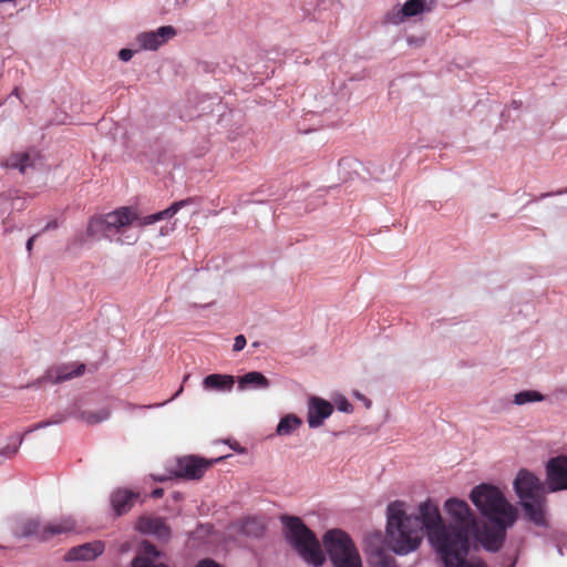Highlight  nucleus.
<instances>
[{
  "label": "nucleus",
  "instance_id": "obj_1",
  "mask_svg": "<svg viewBox=\"0 0 567 567\" xmlns=\"http://www.w3.org/2000/svg\"><path fill=\"white\" fill-rule=\"evenodd\" d=\"M406 511L408 504L403 501H393L386 507V542L393 553L408 555L417 550L425 530L444 567H486L481 560H466L476 520L465 501L455 497L445 501L449 524L443 522L439 507L431 499L420 503L417 515Z\"/></svg>",
  "mask_w": 567,
  "mask_h": 567
},
{
  "label": "nucleus",
  "instance_id": "obj_2",
  "mask_svg": "<svg viewBox=\"0 0 567 567\" xmlns=\"http://www.w3.org/2000/svg\"><path fill=\"white\" fill-rule=\"evenodd\" d=\"M281 523L285 527L286 539L297 553L307 563L313 566H321L326 557L320 543L313 532L305 525L302 519L297 516H282Z\"/></svg>",
  "mask_w": 567,
  "mask_h": 567
},
{
  "label": "nucleus",
  "instance_id": "obj_3",
  "mask_svg": "<svg viewBox=\"0 0 567 567\" xmlns=\"http://www.w3.org/2000/svg\"><path fill=\"white\" fill-rule=\"evenodd\" d=\"M472 503L489 522L507 519V525H514L517 519V509L511 505L503 493L489 484L474 487L470 494Z\"/></svg>",
  "mask_w": 567,
  "mask_h": 567
},
{
  "label": "nucleus",
  "instance_id": "obj_4",
  "mask_svg": "<svg viewBox=\"0 0 567 567\" xmlns=\"http://www.w3.org/2000/svg\"><path fill=\"white\" fill-rule=\"evenodd\" d=\"M190 199H183L173 203L168 208L140 217L137 213L131 207H121L109 214H105L106 227H109L110 235L116 234L128 225L136 223L138 226H146L155 224L162 219L173 217L179 209L187 206Z\"/></svg>",
  "mask_w": 567,
  "mask_h": 567
},
{
  "label": "nucleus",
  "instance_id": "obj_5",
  "mask_svg": "<svg viewBox=\"0 0 567 567\" xmlns=\"http://www.w3.org/2000/svg\"><path fill=\"white\" fill-rule=\"evenodd\" d=\"M333 567H362L361 556L350 536L341 529H330L322 538Z\"/></svg>",
  "mask_w": 567,
  "mask_h": 567
},
{
  "label": "nucleus",
  "instance_id": "obj_6",
  "mask_svg": "<svg viewBox=\"0 0 567 567\" xmlns=\"http://www.w3.org/2000/svg\"><path fill=\"white\" fill-rule=\"evenodd\" d=\"M75 528L72 517H61L58 520L42 524L40 519H30L24 524L23 532L28 536H35L41 540H49L56 535L65 534Z\"/></svg>",
  "mask_w": 567,
  "mask_h": 567
},
{
  "label": "nucleus",
  "instance_id": "obj_7",
  "mask_svg": "<svg viewBox=\"0 0 567 567\" xmlns=\"http://www.w3.org/2000/svg\"><path fill=\"white\" fill-rule=\"evenodd\" d=\"M223 458V456L215 460H206L196 455L183 456L176 462L174 475L185 480H199L214 463Z\"/></svg>",
  "mask_w": 567,
  "mask_h": 567
},
{
  "label": "nucleus",
  "instance_id": "obj_8",
  "mask_svg": "<svg viewBox=\"0 0 567 567\" xmlns=\"http://www.w3.org/2000/svg\"><path fill=\"white\" fill-rule=\"evenodd\" d=\"M176 35L172 25L138 33L134 39L135 51H156Z\"/></svg>",
  "mask_w": 567,
  "mask_h": 567
},
{
  "label": "nucleus",
  "instance_id": "obj_9",
  "mask_svg": "<svg viewBox=\"0 0 567 567\" xmlns=\"http://www.w3.org/2000/svg\"><path fill=\"white\" fill-rule=\"evenodd\" d=\"M436 0H408L403 6H395L385 16V22L389 24H401L408 18L416 17L429 12Z\"/></svg>",
  "mask_w": 567,
  "mask_h": 567
},
{
  "label": "nucleus",
  "instance_id": "obj_10",
  "mask_svg": "<svg viewBox=\"0 0 567 567\" xmlns=\"http://www.w3.org/2000/svg\"><path fill=\"white\" fill-rule=\"evenodd\" d=\"M492 523L493 526L484 525L476 533V539L480 542L484 549L495 553L503 546L506 536V529L513 525H507V519Z\"/></svg>",
  "mask_w": 567,
  "mask_h": 567
},
{
  "label": "nucleus",
  "instance_id": "obj_11",
  "mask_svg": "<svg viewBox=\"0 0 567 567\" xmlns=\"http://www.w3.org/2000/svg\"><path fill=\"white\" fill-rule=\"evenodd\" d=\"M546 481L550 492L567 489V456H556L547 462Z\"/></svg>",
  "mask_w": 567,
  "mask_h": 567
},
{
  "label": "nucleus",
  "instance_id": "obj_12",
  "mask_svg": "<svg viewBox=\"0 0 567 567\" xmlns=\"http://www.w3.org/2000/svg\"><path fill=\"white\" fill-rule=\"evenodd\" d=\"M516 494L520 501L542 496V483L533 473L520 470L514 481Z\"/></svg>",
  "mask_w": 567,
  "mask_h": 567
},
{
  "label": "nucleus",
  "instance_id": "obj_13",
  "mask_svg": "<svg viewBox=\"0 0 567 567\" xmlns=\"http://www.w3.org/2000/svg\"><path fill=\"white\" fill-rule=\"evenodd\" d=\"M84 371V363L70 362L55 364L47 370L45 374L42 377V380L43 382L61 383L82 375Z\"/></svg>",
  "mask_w": 567,
  "mask_h": 567
},
{
  "label": "nucleus",
  "instance_id": "obj_14",
  "mask_svg": "<svg viewBox=\"0 0 567 567\" xmlns=\"http://www.w3.org/2000/svg\"><path fill=\"white\" fill-rule=\"evenodd\" d=\"M307 408V422L311 429L321 426L333 412V405L319 396H310Z\"/></svg>",
  "mask_w": 567,
  "mask_h": 567
},
{
  "label": "nucleus",
  "instance_id": "obj_15",
  "mask_svg": "<svg viewBox=\"0 0 567 567\" xmlns=\"http://www.w3.org/2000/svg\"><path fill=\"white\" fill-rule=\"evenodd\" d=\"M105 546L102 542L85 543L80 546L72 547L65 555L69 561L75 560H93L103 554Z\"/></svg>",
  "mask_w": 567,
  "mask_h": 567
},
{
  "label": "nucleus",
  "instance_id": "obj_16",
  "mask_svg": "<svg viewBox=\"0 0 567 567\" xmlns=\"http://www.w3.org/2000/svg\"><path fill=\"white\" fill-rule=\"evenodd\" d=\"M140 532L154 535L159 539L166 540L171 536V530L161 517L144 516L137 522Z\"/></svg>",
  "mask_w": 567,
  "mask_h": 567
},
{
  "label": "nucleus",
  "instance_id": "obj_17",
  "mask_svg": "<svg viewBox=\"0 0 567 567\" xmlns=\"http://www.w3.org/2000/svg\"><path fill=\"white\" fill-rule=\"evenodd\" d=\"M138 496V493L131 489L120 488L114 491L111 495V504L116 515L120 516L127 513Z\"/></svg>",
  "mask_w": 567,
  "mask_h": 567
},
{
  "label": "nucleus",
  "instance_id": "obj_18",
  "mask_svg": "<svg viewBox=\"0 0 567 567\" xmlns=\"http://www.w3.org/2000/svg\"><path fill=\"white\" fill-rule=\"evenodd\" d=\"M235 384V379L229 374H209L203 380V388L207 391L230 392Z\"/></svg>",
  "mask_w": 567,
  "mask_h": 567
},
{
  "label": "nucleus",
  "instance_id": "obj_19",
  "mask_svg": "<svg viewBox=\"0 0 567 567\" xmlns=\"http://www.w3.org/2000/svg\"><path fill=\"white\" fill-rule=\"evenodd\" d=\"M520 503H522L525 514L529 520H532L536 525L545 524V517H544L545 499L543 496L524 499V501H520Z\"/></svg>",
  "mask_w": 567,
  "mask_h": 567
},
{
  "label": "nucleus",
  "instance_id": "obj_20",
  "mask_svg": "<svg viewBox=\"0 0 567 567\" xmlns=\"http://www.w3.org/2000/svg\"><path fill=\"white\" fill-rule=\"evenodd\" d=\"M269 385V380L261 372L257 371L248 372L238 379V388L240 390H246L248 388L267 389Z\"/></svg>",
  "mask_w": 567,
  "mask_h": 567
},
{
  "label": "nucleus",
  "instance_id": "obj_21",
  "mask_svg": "<svg viewBox=\"0 0 567 567\" xmlns=\"http://www.w3.org/2000/svg\"><path fill=\"white\" fill-rule=\"evenodd\" d=\"M142 551H143V555L134 558V560L132 563L133 567H167L164 564L153 565L151 563V558H156L159 556L158 550L151 543L144 542L142 544Z\"/></svg>",
  "mask_w": 567,
  "mask_h": 567
},
{
  "label": "nucleus",
  "instance_id": "obj_22",
  "mask_svg": "<svg viewBox=\"0 0 567 567\" xmlns=\"http://www.w3.org/2000/svg\"><path fill=\"white\" fill-rule=\"evenodd\" d=\"M86 235L91 238L107 237L110 235L109 227H106L105 216H95L89 220L86 227Z\"/></svg>",
  "mask_w": 567,
  "mask_h": 567
},
{
  "label": "nucleus",
  "instance_id": "obj_23",
  "mask_svg": "<svg viewBox=\"0 0 567 567\" xmlns=\"http://www.w3.org/2000/svg\"><path fill=\"white\" fill-rule=\"evenodd\" d=\"M301 424H302V421L299 416H297L295 414H288L279 421L276 432L280 436L290 435Z\"/></svg>",
  "mask_w": 567,
  "mask_h": 567
},
{
  "label": "nucleus",
  "instance_id": "obj_24",
  "mask_svg": "<svg viewBox=\"0 0 567 567\" xmlns=\"http://www.w3.org/2000/svg\"><path fill=\"white\" fill-rule=\"evenodd\" d=\"M544 400L545 396L536 390H524L513 396V403L515 405H525L528 403L542 402Z\"/></svg>",
  "mask_w": 567,
  "mask_h": 567
},
{
  "label": "nucleus",
  "instance_id": "obj_25",
  "mask_svg": "<svg viewBox=\"0 0 567 567\" xmlns=\"http://www.w3.org/2000/svg\"><path fill=\"white\" fill-rule=\"evenodd\" d=\"M30 165V156L25 153L14 154L7 161V166L27 173Z\"/></svg>",
  "mask_w": 567,
  "mask_h": 567
},
{
  "label": "nucleus",
  "instance_id": "obj_26",
  "mask_svg": "<svg viewBox=\"0 0 567 567\" xmlns=\"http://www.w3.org/2000/svg\"><path fill=\"white\" fill-rule=\"evenodd\" d=\"M110 411L106 408H102L97 411H85L82 413V419L89 424H96L103 422L110 417Z\"/></svg>",
  "mask_w": 567,
  "mask_h": 567
},
{
  "label": "nucleus",
  "instance_id": "obj_27",
  "mask_svg": "<svg viewBox=\"0 0 567 567\" xmlns=\"http://www.w3.org/2000/svg\"><path fill=\"white\" fill-rule=\"evenodd\" d=\"M21 443H22V437H17V442L14 443V445L9 444L0 451V458H4V457L10 458L13 455H16ZM2 460H0V462Z\"/></svg>",
  "mask_w": 567,
  "mask_h": 567
},
{
  "label": "nucleus",
  "instance_id": "obj_28",
  "mask_svg": "<svg viewBox=\"0 0 567 567\" xmlns=\"http://www.w3.org/2000/svg\"><path fill=\"white\" fill-rule=\"evenodd\" d=\"M137 52H138V51H135V49H128V48L122 49V50H120V52H118V59H120L121 61H123V62H127V61H130V60L133 58V55H134L135 53H137Z\"/></svg>",
  "mask_w": 567,
  "mask_h": 567
},
{
  "label": "nucleus",
  "instance_id": "obj_29",
  "mask_svg": "<svg viewBox=\"0 0 567 567\" xmlns=\"http://www.w3.org/2000/svg\"><path fill=\"white\" fill-rule=\"evenodd\" d=\"M337 408L341 412H346V413L352 412L351 403L344 398H341L337 401Z\"/></svg>",
  "mask_w": 567,
  "mask_h": 567
},
{
  "label": "nucleus",
  "instance_id": "obj_30",
  "mask_svg": "<svg viewBox=\"0 0 567 567\" xmlns=\"http://www.w3.org/2000/svg\"><path fill=\"white\" fill-rule=\"evenodd\" d=\"M246 343L247 341L245 336L238 334L234 340V351H241L245 348Z\"/></svg>",
  "mask_w": 567,
  "mask_h": 567
},
{
  "label": "nucleus",
  "instance_id": "obj_31",
  "mask_svg": "<svg viewBox=\"0 0 567 567\" xmlns=\"http://www.w3.org/2000/svg\"><path fill=\"white\" fill-rule=\"evenodd\" d=\"M184 388L183 385L177 390V392L167 401L165 402H162V403H157V404H154V405H148V408H159V406H163L165 405L167 402H171L173 401L174 399H176L182 392H183Z\"/></svg>",
  "mask_w": 567,
  "mask_h": 567
},
{
  "label": "nucleus",
  "instance_id": "obj_32",
  "mask_svg": "<svg viewBox=\"0 0 567 567\" xmlns=\"http://www.w3.org/2000/svg\"><path fill=\"white\" fill-rule=\"evenodd\" d=\"M196 567H220L218 564H216L214 560L205 559L202 560Z\"/></svg>",
  "mask_w": 567,
  "mask_h": 567
},
{
  "label": "nucleus",
  "instance_id": "obj_33",
  "mask_svg": "<svg viewBox=\"0 0 567 567\" xmlns=\"http://www.w3.org/2000/svg\"><path fill=\"white\" fill-rule=\"evenodd\" d=\"M354 396L357 399H359L360 401H362L367 408H370L371 406V401L368 400L363 394L359 393V392H354Z\"/></svg>",
  "mask_w": 567,
  "mask_h": 567
},
{
  "label": "nucleus",
  "instance_id": "obj_34",
  "mask_svg": "<svg viewBox=\"0 0 567 567\" xmlns=\"http://www.w3.org/2000/svg\"><path fill=\"white\" fill-rule=\"evenodd\" d=\"M163 494H164L163 488H155V489L152 492V494H151V495H152V497H154V498H159V497H162V496H163Z\"/></svg>",
  "mask_w": 567,
  "mask_h": 567
},
{
  "label": "nucleus",
  "instance_id": "obj_35",
  "mask_svg": "<svg viewBox=\"0 0 567 567\" xmlns=\"http://www.w3.org/2000/svg\"><path fill=\"white\" fill-rule=\"evenodd\" d=\"M380 567H398V566L392 560H382V563L380 564Z\"/></svg>",
  "mask_w": 567,
  "mask_h": 567
},
{
  "label": "nucleus",
  "instance_id": "obj_36",
  "mask_svg": "<svg viewBox=\"0 0 567 567\" xmlns=\"http://www.w3.org/2000/svg\"><path fill=\"white\" fill-rule=\"evenodd\" d=\"M33 241H34V236L30 237L27 241V245H25V248L27 250L30 252L32 250V246H33Z\"/></svg>",
  "mask_w": 567,
  "mask_h": 567
},
{
  "label": "nucleus",
  "instance_id": "obj_37",
  "mask_svg": "<svg viewBox=\"0 0 567 567\" xmlns=\"http://www.w3.org/2000/svg\"><path fill=\"white\" fill-rule=\"evenodd\" d=\"M50 423L49 422H42V423H39L34 426V429H41V427H45L48 426Z\"/></svg>",
  "mask_w": 567,
  "mask_h": 567
},
{
  "label": "nucleus",
  "instance_id": "obj_38",
  "mask_svg": "<svg viewBox=\"0 0 567 567\" xmlns=\"http://www.w3.org/2000/svg\"><path fill=\"white\" fill-rule=\"evenodd\" d=\"M154 480L159 481V482H164V481H166V480H167V477H165V476H159V477H154Z\"/></svg>",
  "mask_w": 567,
  "mask_h": 567
},
{
  "label": "nucleus",
  "instance_id": "obj_39",
  "mask_svg": "<svg viewBox=\"0 0 567 567\" xmlns=\"http://www.w3.org/2000/svg\"><path fill=\"white\" fill-rule=\"evenodd\" d=\"M188 378H189V374H186V375L184 377V379H183V382L188 381Z\"/></svg>",
  "mask_w": 567,
  "mask_h": 567
},
{
  "label": "nucleus",
  "instance_id": "obj_40",
  "mask_svg": "<svg viewBox=\"0 0 567 567\" xmlns=\"http://www.w3.org/2000/svg\"><path fill=\"white\" fill-rule=\"evenodd\" d=\"M550 195H551V194H543V195H542V198L547 197V196H550Z\"/></svg>",
  "mask_w": 567,
  "mask_h": 567
},
{
  "label": "nucleus",
  "instance_id": "obj_41",
  "mask_svg": "<svg viewBox=\"0 0 567 567\" xmlns=\"http://www.w3.org/2000/svg\"><path fill=\"white\" fill-rule=\"evenodd\" d=\"M566 192H567V189H566V190H564V193H566ZM557 194H563V190H559Z\"/></svg>",
  "mask_w": 567,
  "mask_h": 567
}]
</instances>
